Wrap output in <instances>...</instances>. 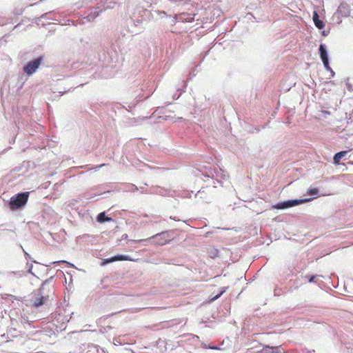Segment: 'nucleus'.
<instances>
[{
	"instance_id": "f257e3e1",
	"label": "nucleus",
	"mask_w": 353,
	"mask_h": 353,
	"mask_svg": "<svg viewBox=\"0 0 353 353\" xmlns=\"http://www.w3.org/2000/svg\"><path fill=\"white\" fill-rule=\"evenodd\" d=\"M30 192H21L12 196L7 201L6 205L12 210L17 211L23 209L28 203Z\"/></svg>"
},
{
	"instance_id": "f03ea898",
	"label": "nucleus",
	"mask_w": 353,
	"mask_h": 353,
	"mask_svg": "<svg viewBox=\"0 0 353 353\" xmlns=\"http://www.w3.org/2000/svg\"><path fill=\"white\" fill-rule=\"evenodd\" d=\"M54 276H51L50 278L47 279L43 282L41 287L37 291V294L41 295V296L37 297L34 301L33 306L34 307L38 308L42 306L46 303L49 296V294H47L45 292V286L47 285H50V288L48 289V291H52L54 288Z\"/></svg>"
},
{
	"instance_id": "7ed1b4c3",
	"label": "nucleus",
	"mask_w": 353,
	"mask_h": 353,
	"mask_svg": "<svg viewBox=\"0 0 353 353\" xmlns=\"http://www.w3.org/2000/svg\"><path fill=\"white\" fill-rule=\"evenodd\" d=\"M137 14L145 23L153 19H157L159 17L163 18L164 16L167 15L166 12L164 11L148 10L143 8H138L134 14Z\"/></svg>"
},
{
	"instance_id": "20e7f679",
	"label": "nucleus",
	"mask_w": 353,
	"mask_h": 353,
	"mask_svg": "<svg viewBox=\"0 0 353 353\" xmlns=\"http://www.w3.org/2000/svg\"><path fill=\"white\" fill-rule=\"evenodd\" d=\"M170 234L168 231H163L161 232L157 233L148 239H140L137 241L131 240L132 242H143L148 241L152 243H154L159 245H163L168 243L170 241Z\"/></svg>"
},
{
	"instance_id": "39448f33",
	"label": "nucleus",
	"mask_w": 353,
	"mask_h": 353,
	"mask_svg": "<svg viewBox=\"0 0 353 353\" xmlns=\"http://www.w3.org/2000/svg\"><path fill=\"white\" fill-rule=\"evenodd\" d=\"M313 198L289 199L276 203L273 208L276 210H285L294 206H297L305 203L311 201Z\"/></svg>"
},
{
	"instance_id": "423d86ee",
	"label": "nucleus",
	"mask_w": 353,
	"mask_h": 353,
	"mask_svg": "<svg viewBox=\"0 0 353 353\" xmlns=\"http://www.w3.org/2000/svg\"><path fill=\"white\" fill-rule=\"evenodd\" d=\"M319 54L325 69L330 72L332 77H334L335 72L330 66L329 54L325 44L321 43L319 45Z\"/></svg>"
},
{
	"instance_id": "0eeeda50",
	"label": "nucleus",
	"mask_w": 353,
	"mask_h": 353,
	"mask_svg": "<svg viewBox=\"0 0 353 353\" xmlns=\"http://www.w3.org/2000/svg\"><path fill=\"white\" fill-rule=\"evenodd\" d=\"M43 61V56L40 55L37 58H34L32 60L28 61L23 67V72L28 74V76L33 74L39 68V65H41Z\"/></svg>"
},
{
	"instance_id": "6e6552de",
	"label": "nucleus",
	"mask_w": 353,
	"mask_h": 353,
	"mask_svg": "<svg viewBox=\"0 0 353 353\" xmlns=\"http://www.w3.org/2000/svg\"><path fill=\"white\" fill-rule=\"evenodd\" d=\"M153 194H156L158 195L163 196H174L175 194L174 190H172L170 189H165L161 187H157L154 189V190L151 192Z\"/></svg>"
},
{
	"instance_id": "1a4fd4ad",
	"label": "nucleus",
	"mask_w": 353,
	"mask_h": 353,
	"mask_svg": "<svg viewBox=\"0 0 353 353\" xmlns=\"http://www.w3.org/2000/svg\"><path fill=\"white\" fill-rule=\"evenodd\" d=\"M131 19L133 21L134 28H137V30H134L133 32L136 34L141 32L144 29L143 24L145 21L138 14L137 18L134 16V18L132 17Z\"/></svg>"
},
{
	"instance_id": "9d476101",
	"label": "nucleus",
	"mask_w": 353,
	"mask_h": 353,
	"mask_svg": "<svg viewBox=\"0 0 353 353\" xmlns=\"http://www.w3.org/2000/svg\"><path fill=\"white\" fill-rule=\"evenodd\" d=\"M336 12L339 15L347 17L350 14V6L347 3L342 2L339 6Z\"/></svg>"
},
{
	"instance_id": "9b49d317",
	"label": "nucleus",
	"mask_w": 353,
	"mask_h": 353,
	"mask_svg": "<svg viewBox=\"0 0 353 353\" xmlns=\"http://www.w3.org/2000/svg\"><path fill=\"white\" fill-rule=\"evenodd\" d=\"M312 20L315 26L318 29L322 30L325 27V23L321 19H320L319 14L316 11L313 12Z\"/></svg>"
},
{
	"instance_id": "f8f14e48",
	"label": "nucleus",
	"mask_w": 353,
	"mask_h": 353,
	"mask_svg": "<svg viewBox=\"0 0 353 353\" xmlns=\"http://www.w3.org/2000/svg\"><path fill=\"white\" fill-rule=\"evenodd\" d=\"M195 197L208 203L211 202V198L207 195L204 190H199L195 194Z\"/></svg>"
},
{
	"instance_id": "ddd939ff",
	"label": "nucleus",
	"mask_w": 353,
	"mask_h": 353,
	"mask_svg": "<svg viewBox=\"0 0 353 353\" xmlns=\"http://www.w3.org/2000/svg\"><path fill=\"white\" fill-rule=\"evenodd\" d=\"M348 151L343 150L339 152H336L333 157V163L335 165H339V162L342 158H343L347 154Z\"/></svg>"
},
{
	"instance_id": "4468645a",
	"label": "nucleus",
	"mask_w": 353,
	"mask_h": 353,
	"mask_svg": "<svg viewBox=\"0 0 353 353\" xmlns=\"http://www.w3.org/2000/svg\"><path fill=\"white\" fill-rule=\"evenodd\" d=\"M112 221V219L111 217L107 216L105 215V212H100L97 216V221L100 223H105V222H108V221Z\"/></svg>"
},
{
	"instance_id": "2eb2a0df",
	"label": "nucleus",
	"mask_w": 353,
	"mask_h": 353,
	"mask_svg": "<svg viewBox=\"0 0 353 353\" xmlns=\"http://www.w3.org/2000/svg\"><path fill=\"white\" fill-rule=\"evenodd\" d=\"M101 12L95 10L94 11H92L87 17L86 19L88 21H93L99 15V13Z\"/></svg>"
},
{
	"instance_id": "dca6fc26",
	"label": "nucleus",
	"mask_w": 353,
	"mask_h": 353,
	"mask_svg": "<svg viewBox=\"0 0 353 353\" xmlns=\"http://www.w3.org/2000/svg\"><path fill=\"white\" fill-rule=\"evenodd\" d=\"M114 261H131V257L129 255L125 254H117L113 256Z\"/></svg>"
},
{
	"instance_id": "f3484780",
	"label": "nucleus",
	"mask_w": 353,
	"mask_h": 353,
	"mask_svg": "<svg viewBox=\"0 0 353 353\" xmlns=\"http://www.w3.org/2000/svg\"><path fill=\"white\" fill-rule=\"evenodd\" d=\"M266 349L272 350V353H285V352H282L283 349L281 346H266Z\"/></svg>"
},
{
	"instance_id": "a211bd4d",
	"label": "nucleus",
	"mask_w": 353,
	"mask_h": 353,
	"mask_svg": "<svg viewBox=\"0 0 353 353\" xmlns=\"http://www.w3.org/2000/svg\"><path fill=\"white\" fill-rule=\"evenodd\" d=\"M319 192V190L317 188H310L307 190V194L312 196H316Z\"/></svg>"
},
{
	"instance_id": "6ab92c4d",
	"label": "nucleus",
	"mask_w": 353,
	"mask_h": 353,
	"mask_svg": "<svg viewBox=\"0 0 353 353\" xmlns=\"http://www.w3.org/2000/svg\"><path fill=\"white\" fill-rule=\"evenodd\" d=\"M222 172L223 171L221 169L219 170L214 169L213 172L210 171V172L208 173L207 176L214 178L215 176H219V174H222Z\"/></svg>"
},
{
	"instance_id": "aec40b11",
	"label": "nucleus",
	"mask_w": 353,
	"mask_h": 353,
	"mask_svg": "<svg viewBox=\"0 0 353 353\" xmlns=\"http://www.w3.org/2000/svg\"><path fill=\"white\" fill-rule=\"evenodd\" d=\"M138 190V188L135 185L130 183L128 185L126 191L134 192Z\"/></svg>"
},
{
	"instance_id": "412c9836",
	"label": "nucleus",
	"mask_w": 353,
	"mask_h": 353,
	"mask_svg": "<svg viewBox=\"0 0 353 353\" xmlns=\"http://www.w3.org/2000/svg\"><path fill=\"white\" fill-rule=\"evenodd\" d=\"M72 88H69L68 89L65 88L63 90H53L52 92L54 94H56V93H58L59 94L57 95V97H61L62 96L64 93H66L68 92H69L70 90Z\"/></svg>"
},
{
	"instance_id": "4be33fe9",
	"label": "nucleus",
	"mask_w": 353,
	"mask_h": 353,
	"mask_svg": "<svg viewBox=\"0 0 353 353\" xmlns=\"http://www.w3.org/2000/svg\"><path fill=\"white\" fill-rule=\"evenodd\" d=\"M114 257H113V256H112V257H110V258L104 259H103V261H102V262H101V265H107V264H108V263H110L114 262Z\"/></svg>"
},
{
	"instance_id": "5701e85b",
	"label": "nucleus",
	"mask_w": 353,
	"mask_h": 353,
	"mask_svg": "<svg viewBox=\"0 0 353 353\" xmlns=\"http://www.w3.org/2000/svg\"><path fill=\"white\" fill-rule=\"evenodd\" d=\"M218 254V250L216 249H212L209 252V255L211 258H214Z\"/></svg>"
},
{
	"instance_id": "b1692460",
	"label": "nucleus",
	"mask_w": 353,
	"mask_h": 353,
	"mask_svg": "<svg viewBox=\"0 0 353 353\" xmlns=\"http://www.w3.org/2000/svg\"><path fill=\"white\" fill-rule=\"evenodd\" d=\"M113 343L115 345H121L123 344V341L121 338H114L113 339Z\"/></svg>"
},
{
	"instance_id": "393cba45",
	"label": "nucleus",
	"mask_w": 353,
	"mask_h": 353,
	"mask_svg": "<svg viewBox=\"0 0 353 353\" xmlns=\"http://www.w3.org/2000/svg\"><path fill=\"white\" fill-rule=\"evenodd\" d=\"M26 266H27V268H28V272L29 273H30L32 275L35 276V274L32 272V268H33L32 264L28 263L26 264Z\"/></svg>"
},
{
	"instance_id": "a878e982",
	"label": "nucleus",
	"mask_w": 353,
	"mask_h": 353,
	"mask_svg": "<svg viewBox=\"0 0 353 353\" xmlns=\"http://www.w3.org/2000/svg\"><path fill=\"white\" fill-rule=\"evenodd\" d=\"M225 289H226L225 288H223L221 290V291L212 299V300H216V299H219L225 292Z\"/></svg>"
},
{
	"instance_id": "bb28decb",
	"label": "nucleus",
	"mask_w": 353,
	"mask_h": 353,
	"mask_svg": "<svg viewBox=\"0 0 353 353\" xmlns=\"http://www.w3.org/2000/svg\"><path fill=\"white\" fill-rule=\"evenodd\" d=\"M317 276V275H311L310 276L309 279H308V282L309 283H313L314 282V279Z\"/></svg>"
},
{
	"instance_id": "cd10ccee",
	"label": "nucleus",
	"mask_w": 353,
	"mask_h": 353,
	"mask_svg": "<svg viewBox=\"0 0 353 353\" xmlns=\"http://www.w3.org/2000/svg\"><path fill=\"white\" fill-rule=\"evenodd\" d=\"M50 288V285H47L45 286V292L48 294L52 291H48V289Z\"/></svg>"
},
{
	"instance_id": "c85d7f7f",
	"label": "nucleus",
	"mask_w": 353,
	"mask_h": 353,
	"mask_svg": "<svg viewBox=\"0 0 353 353\" xmlns=\"http://www.w3.org/2000/svg\"><path fill=\"white\" fill-rule=\"evenodd\" d=\"M24 255L26 259H31L30 255L23 250Z\"/></svg>"
},
{
	"instance_id": "c756f323",
	"label": "nucleus",
	"mask_w": 353,
	"mask_h": 353,
	"mask_svg": "<svg viewBox=\"0 0 353 353\" xmlns=\"http://www.w3.org/2000/svg\"><path fill=\"white\" fill-rule=\"evenodd\" d=\"M171 118L170 116H165V117H160L159 119H163L164 121H168V119H170Z\"/></svg>"
},
{
	"instance_id": "7c9ffc66",
	"label": "nucleus",
	"mask_w": 353,
	"mask_h": 353,
	"mask_svg": "<svg viewBox=\"0 0 353 353\" xmlns=\"http://www.w3.org/2000/svg\"><path fill=\"white\" fill-rule=\"evenodd\" d=\"M181 95V92L179 94H174L172 97L173 99H178Z\"/></svg>"
},
{
	"instance_id": "2f4dec72",
	"label": "nucleus",
	"mask_w": 353,
	"mask_h": 353,
	"mask_svg": "<svg viewBox=\"0 0 353 353\" xmlns=\"http://www.w3.org/2000/svg\"><path fill=\"white\" fill-rule=\"evenodd\" d=\"M49 13H45L43 14H42L39 18V19L40 20L41 19H47V16Z\"/></svg>"
},
{
	"instance_id": "473e14b6",
	"label": "nucleus",
	"mask_w": 353,
	"mask_h": 353,
	"mask_svg": "<svg viewBox=\"0 0 353 353\" xmlns=\"http://www.w3.org/2000/svg\"><path fill=\"white\" fill-rule=\"evenodd\" d=\"M170 219H172V220H174V221H180V219H176V216H171L170 217Z\"/></svg>"
},
{
	"instance_id": "72a5a7b5",
	"label": "nucleus",
	"mask_w": 353,
	"mask_h": 353,
	"mask_svg": "<svg viewBox=\"0 0 353 353\" xmlns=\"http://www.w3.org/2000/svg\"><path fill=\"white\" fill-rule=\"evenodd\" d=\"M209 348L211 350H219V348L216 346H210Z\"/></svg>"
},
{
	"instance_id": "f704fd0d",
	"label": "nucleus",
	"mask_w": 353,
	"mask_h": 353,
	"mask_svg": "<svg viewBox=\"0 0 353 353\" xmlns=\"http://www.w3.org/2000/svg\"><path fill=\"white\" fill-rule=\"evenodd\" d=\"M122 238H123V239H128V235L126 234H123L122 236Z\"/></svg>"
},
{
	"instance_id": "c9c22d12",
	"label": "nucleus",
	"mask_w": 353,
	"mask_h": 353,
	"mask_svg": "<svg viewBox=\"0 0 353 353\" xmlns=\"http://www.w3.org/2000/svg\"><path fill=\"white\" fill-rule=\"evenodd\" d=\"M322 34H323V35H324V36H327V32H325V31H323V32H322Z\"/></svg>"
},
{
	"instance_id": "e433bc0d",
	"label": "nucleus",
	"mask_w": 353,
	"mask_h": 353,
	"mask_svg": "<svg viewBox=\"0 0 353 353\" xmlns=\"http://www.w3.org/2000/svg\"><path fill=\"white\" fill-rule=\"evenodd\" d=\"M184 196H190V192L185 193V195H184Z\"/></svg>"
},
{
	"instance_id": "4c0bfd02",
	"label": "nucleus",
	"mask_w": 353,
	"mask_h": 353,
	"mask_svg": "<svg viewBox=\"0 0 353 353\" xmlns=\"http://www.w3.org/2000/svg\"><path fill=\"white\" fill-rule=\"evenodd\" d=\"M154 222H155V223H160V222H161V221H155Z\"/></svg>"
},
{
	"instance_id": "58836bf2",
	"label": "nucleus",
	"mask_w": 353,
	"mask_h": 353,
	"mask_svg": "<svg viewBox=\"0 0 353 353\" xmlns=\"http://www.w3.org/2000/svg\"><path fill=\"white\" fill-rule=\"evenodd\" d=\"M161 108L160 107H158V108L157 109L156 112L159 110Z\"/></svg>"
}]
</instances>
